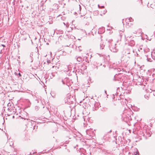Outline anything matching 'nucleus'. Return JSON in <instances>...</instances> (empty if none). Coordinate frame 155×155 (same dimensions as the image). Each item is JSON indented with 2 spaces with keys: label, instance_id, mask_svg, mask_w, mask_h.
<instances>
[{
  "label": "nucleus",
  "instance_id": "2",
  "mask_svg": "<svg viewBox=\"0 0 155 155\" xmlns=\"http://www.w3.org/2000/svg\"><path fill=\"white\" fill-rule=\"evenodd\" d=\"M107 11H104L102 12V14H105L106 13V12Z\"/></svg>",
  "mask_w": 155,
  "mask_h": 155
},
{
  "label": "nucleus",
  "instance_id": "5",
  "mask_svg": "<svg viewBox=\"0 0 155 155\" xmlns=\"http://www.w3.org/2000/svg\"><path fill=\"white\" fill-rule=\"evenodd\" d=\"M2 45L4 47H5V45Z\"/></svg>",
  "mask_w": 155,
  "mask_h": 155
},
{
  "label": "nucleus",
  "instance_id": "6",
  "mask_svg": "<svg viewBox=\"0 0 155 155\" xmlns=\"http://www.w3.org/2000/svg\"><path fill=\"white\" fill-rule=\"evenodd\" d=\"M79 8H80V9H81V6H80V5H79Z\"/></svg>",
  "mask_w": 155,
  "mask_h": 155
},
{
  "label": "nucleus",
  "instance_id": "8",
  "mask_svg": "<svg viewBox=\"0 0 155 155\" xmlns=\"http://www.w3.org/2000/svg\"><path fill=\"white\" fill-rule=\"evenodd\" d=\"M9 104H9V103H8V105H9Z\"/></svg>",
  "mask_w": 155,
  "mask_h": 155
},
{
  "label": "nucleus",
  "instance_id": "3",
  "mask_svg": "<svg viewBox=\"0 0 155 155\" xmlns=\"http://www.w3.org/2000/svg\"><path fill=\"white\" fill-rule=\"evenodd\" d=\"M8 110L9 111H11V110H12V109H10V108H8Z\"/></svg>",
  "mask_w": 155,
  "mask_h": 155
},
{
  "label": "nucleus",
  "instance_id": "7",
  "mask_svg": "<svg viewBox=\"0 0 155 155\" xmlns=\"http://www.w3.org/2000/svg\"><path fill=\"white\" fill-rule=\"evenodd\" d=\"M105 92L106 93V91H105Z\"/></svg>",
  "mask_w": 155,
  "mask_h": 155
},
{
  "label": "nucleus",
  "instance_id": "1",
  "mask_svg": "<svg viewBox=\"0 0 155 155\" xmlns=\"http://www.w3.org/2000/svg\"><path fill=\"white\" fill-rule=\"evenodd\" d=\"M135 155H138V152L137 150L136 152H135V153H134Z\"/></svg>",
  "mask_w": 155,
  "mask_h": 155
},
{
  "label": "nucleus",
  "instance_id": "4",
  "mask_svg": "<svg viewBox=\"0 0 155 155\" xmlns=\"http://www.w3.org/2000/svg\"><path fill=\"white\" fill-rule=\"evenodd\" d=\"M18 75H19V76H20V77L21 76V75L20 73H19L18 74Z\"/></svg>",
  "mask_w": 155,
  "mask_h": 155
}]
</instances>
